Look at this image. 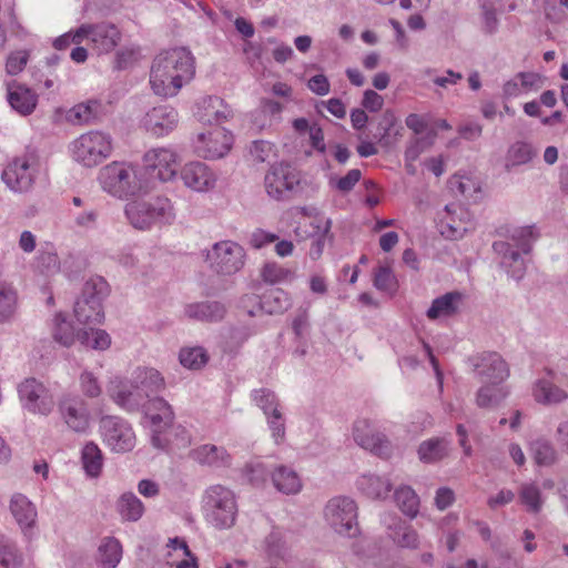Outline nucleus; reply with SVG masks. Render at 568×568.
I'll return each instance as SVG.
<instances>
[{
  "instance_id": "obj_22",
  "label": "nucleus",
  "mask_w": 568,
  "mask_h": 568,
  "mask_svg": "<svg viewBox=\"0 0 568 568\" xmlns=\"http://www.w3.org/2000/svg\"><path fill=\"white\" fill-rule=\"evenodd\" d=\"M184 314L187 318L200 322H219L226 314V307L217 301H204L190 303L184 307Z\"/></svg>"
},
{
  "instance_id": "obj_42",
  "label": "nucleus",
  "mask_w": 568,
  "mask_h": 568,
  "mask_svg": "<svg viewBox=\"0 0 568 568\" xmlns=\"http://www.w3.org/2000/svg\"><path fill=\"white\" fill-rule=\"evenodd\" d=\"M135 383L150 397L164 388V379L154 368L140 369L135 377Z\"/></svg>"
},
{
  "instance_id": "obj_58",
  "label": "nucleus",
  "mask_w": 568,
  "mask_h": 568,
  "mask_svg": "<svg viewBox=\"0 0 568 568\" xmlns=\"http://www.w3.org/2000/svg\"><path fill=\"white\" fill-rule=\"evenodd\" d=\"M457 211L460 212V214H464L463 209L457 204H447L445 206V212L447 213V221H442V224L448 229L447 236L449 237H459L463 236L465 232H467V227L463 225L460 222L457 223L453 215L457 213Z\"/></svg>"
},
{
  "instance_id": "obj_18",
  "label": "nucleus",
  "mask_w": 568,
  "mask_h": 568,
  "mask_svg": "<svg viewBox=\"0 0 568 568\" xmlns=\"http://www.w3.org/2000/svg\"><path fill=\"white\" fill-rule=\"evenodd\" d=\"M179 123L178 111L168 104L154 106L144 115L142 124L146 131L156 136L172 132Z\"/></svg>"
},
{
  "instance_id": "obj_3",
  "label": "nucleus",
  "mask_w": 568,
  "mask_h": 568,
  "mask_svg": "<svg viewBox=\"0 0 568 568\" xmlns=\"http://www.w3.org/2000/svg\"><path fill=\"white\" fill-rule=\"evenodd\" d=\"M125 215L136 230H149L155 224H171L175 219L172 202L164 196L135 200L125 205Z\"/></svg>"
},
{
  "instance_id": "obj_57",
  "label": "nucleus",
  "mask_w": 568,
  "mask_h": 568,
  "mask_svg": "<svg viewBox=\"0 0 568 568\" xmlns=\"http://www.w3.org/2000/svg\"><path fill=\"white\" fill-rule=\"evenodd\" d=\"M252 398L262 410L273 409V412H277L282 409V405L276 394L268 388L253 390Z\"/></svg>"
},
{
  "instance_id": "obj_20",
  "label": "nucleus",
  "mask_w": 568,
  "mask_h": 568,
  "mask_svg": "<svg viewBox=\"0 0 568 568\" xmlns=\"http://www.w3.org/2000/svg\"><path fill=\"white\" fill-rule=\"evenodd\" d=\"M3 182L16 192L28 191L34 180V171L24 158L14 159L2 173Z\"/></svg>"
},
{
  "instance_id": "obj_32",
  "label": "nucleus",
  "mask_w": 568,
  "mask_h": 568,
  "mask_svg": "<svg viewBox=\"0 0 568 568\" xmlns=\"http://www.w3.org/2000/svg\"><path fill=\"white\" fill-rule=\"evenodd\" d=\"M532 394L538 403L545 405L559 404L568 398L565 389L547 379L537 381Z\"/></svg>"
},
{
  "instance_id": "obj_53",
  "label": "nucleus",
  "mask_w": 568,
  "mask_h": 568,
  "mask_svg": "<svg viewBox=\"0 0 568 568\" xmlns=\"http://www.w3.org/2000/svg\"><path fill=\"white\" fill-rule=\"evenodd\" d=\"M378 140L381 142L388 143L389 136L394 133L395 135L400 134L403 128L398 124L395 113L390 110H386L378 122Z\"/></svg>"
},
{
  "instance_id": "obj_11",
  "label": "nucleus",
  "mask_w": 568,
  "mask_h": 568,
  "mask_svg": "<svg viewBox=\"0 0 568 568\" xmlns=\"http://www.w3.org/2000/svg\"><path fill=\"white\" fill-rule=\"evenodd\" d=\"M84 40L89 41L91 49L98 54L109 53L118 47L122 39L120 29L111 22L81 24Z\"/></svg>"
},
{
  "instance_id": "obj_7",
  "label": "nucleus",
  "mask_w": 568,
  "mask_h": 568,
  "mask_svg": "<svg viewBox=\"0 0 568 568\" xmlns=\"http://www.w3.org/2000/svg\"><path fill=\"white\" fill-rule=\"evenodd\" d=\"M301 182L300 173L292 165L281 162L270 166L264 176V189L274 200L292 197Z\"/></svg>"
},
{
  "instance_id": "obj_10",
  "label": "nucleus",
  "mask_w": 568,
  "mask_h": 568,
  "mask_svg": "<svg viewBox=\"0 0 568 568\" xmlns=\"http://www.w3.org/2000/svg\"><path fill=\"white\" fill-rule=\"evenodd\" d=\"M100 428L104 443L115 453H125L133 449L135 435L132 427L116 416L101 418Z\"/></svg>"
},
{
  "instance_id": "obj_1",
  "label": "nucleus",
  "mask_w": 568,
  "mask_h": 568,
  "mask_svg": "<svg viewBox=\"0 0 568 568\" xmlns=\"http://www.w3.org/2000/svg\"><path fill=\"white\" fill-rule=\"evenodd\" d=\"M195 73L194 58L186 48H173L160 52L153 60L150 84L160 97H174Z\"/></svg>"
},
{
  "instance_id": "obj_62",
  "label": "nucleus",
  "mask_w": 568,
  "mask_h": 568,
  "mask_svg": "<svg viewBox=\"0 0 568 568\" xmlns=\"http://www.w3.org/2000/svg\"><path fill=\"white\" fill-rule=\"evenodd\" d=\"M267 426L271 430L272 438L276 444H281L285 438V418L282 409L277 412H273V414L268 417Z\"/></svg>"
},
{
  "instance_id": "obj_36",
  "label": "nucleus",
  "mask_w": 568,
  "mask_h": 568,
  "mask_svg": "<svg viewBox=\"0 0 568 568\" xmlns=\"http://www.w3.org/2000/svg\"><path fill=\"white\" fill-rule=\"evenodd\" d=\"M81 462L89 477L97 478L101 475L104 458L97 444L90 442L84 445L81 452Z\"/></svg>"
},
{
  "instance_id": "obj_50",
  "label": "nucleus",
  "mask_w": 568,
  "mask_h": 568,
  "mask_svg": "<svg viewBox=\"0 0 568 568\" xmlns=\"http://www.w3.org/2000/svg\"><path fill=\"white\" fill-rule=\"evenodd\" d=\"M52 336L55 342L67 347L71 346L77 338L72 324L61 314L54 317Z\"/></svg>"
},
{
  "instance_id": "obj_29",
  "label": "nucleus",
  "mask_w": 568,
  "mask_h": 568,
  "mask_svg": "<svg viewBox=\"0 0 568 568\" xmlns=\"http://www.w3.org/2000/svg\"><path fill=\"white\" fill-rule=\"evenodd\" d=\"M496 253L503 255L501 264L508 268L511 277L520 280L526 271V265L518 251L511 248L507 242H495L493 245Z\"/></svg>"
},
{
  "instance_id": "obj_27",
  "label": "nucleus",
  "mask_w": 568,
  "mask_h": 568,
  "mask_svg": "<svg viewBox=\"0 0 568 568\" xmlns=\"http://www.w3.org/2000/svg\"><path fill=\"white\" fill-rule=\"evenodd\" d=\"M357 485L359 490L372 499H385L393 487L388 478L373 474L359 477Z\"/></svg>"
},
{
  "instance_id": "obj_15",
  "label": "nucleus",
  "mask_w": 568,
  "mask_h": 568,
  "mask_svg": "<svg viewBox=\"0 0 568 568\" xmlns=\"http://www.w3.org/2000/svg\"><path fill=\"white\" fill-rule=\"evenodd\" d=\"M145 416L153 427V445L158 448H164L168 440L161 437V433L173 424L174 413L172 407L161 397L150 398L145 406Z\"/></svg>"
},
{
  "instance_id": "obj_25",
  "label": "nucleus",
  "mask_w": 568,
  "mask_h": 568,
  "mask_svg": "<svg viewBox=\"0 0 568 568\" xmlns=\"http://www.w3.org/2000/svg\"><path fill=\"white\" fill-rule=\"evenodd\" d=\"M450 450V443L446 438L434 437L419 444L417 454L420 462L434 464L446 458Z\"/></svg>"
},
{
  "instance_id": "obj_24",
  "label": "nucleus",
  "mask_w": 568,
  "mask_h": 568,
  "mask_svg": "<svg viewBox=\"0 0 568 568\" xmlns=\"http://www.w3.org/2000/svg\"><path fill=\"white\" fill-rule=\"evenodd\" d=\"M8 101L17 112L28 115L36 109L38 95L24 85L14 84L8 89Z\"/></svg>"
},
{
  "instance_id": "obj_64",
  "label": "nucleus",
  "mask_w": 568,
  "mask_h": 568,
  "mask_svg": "<svg viewBox=\"0 0 568 568\" xmlns=\"http://www.w3.org/2000/svg\"><path fill=\"white\" fill-rule=\"evenodd\" d=\"M98 210L92 205H85V210L80 213H75L74 224L80 229H92L98 221Z\"/></svg>"
},
{
  "instance_id": "obj_54",
  "label": "nucleus",
  "mask_w": 568,
  "mask_h": 568,
  "mask_svg": "<svg viewBox=\"0 0 568 568\" xmlns=\"http://www.w3.org/2000/svg\"><path fill=\"white\" fill-rule=\"evenodd\" d=\"M264 282L276 284L285 281H291L294 277V272L283 267L277 263H266L261 273Z\"/></svg>"
},
{
  "instance_id": "obj_56",
  "label": "nucleus",
  "mask_w": 568,
  "mask_h": 568,
  "mask_svg": "<svg viewBox=\"0 0 568 568\" xmlns=\"http://www.w3.org/2000/svg\"><path fill=\"white\" fill-rule=\"evenodd\" d=\"M248 154L253 162L264 163L275 156L274 145L264 140L253 141L248 146Z\"/></svg>"
},
{
  "instance_id": "obj_16",
  "label": "nucleus",
  "mask_w": 568,
  "mask_h": 568,
  "mask_svg": "<svg viewBox=\"0 0 568 568\" xmlns=\"http://www.w3.org/2000/svg\"><path fill=\"white\" fill-rule=\"evenodd\" d=\"M143 159L146 168L151 169L162 182L170 181L176 175L180 163L176 153L171 149H152L144 154Z\"/></svg>"
},
{
  "instance_id": "obj_44",
  "label": "nucleus",
  "mask_w": 568,
  "mask_h": 568,
  "mask_svg": "<svg viewBox=\"0 0 568 568\" xmlns=\"http://www.w3.org/2000/svg\"><path fill=\"white\" fill-rule=\"evenodd\" d=\"M77 339L92 349H106L111 344L110 335L103 329H83L77 333Z\"/></svg>"
},
{
  "instance_id": "obj_61",
  "label": "nucleus",
  "mask_w": 568,
  "mask_h": 568,
  "mask_svg": "<svg viewBox=\"0 0 568 568\" xmlns=\"http://www.w3.org/2000/svg\"><path fill=\"white\" fill-rule=\"evenodd\" d=\"M498 29V19L495 7L489 2L481 4V30L486 34H494Z\"/></svg>"
},
{
  "instance_id": "obj_60",
  "label": "nucleus",
  "mask_w": 568,
  "mask_h": 568,
  "mask_svg": "<svg viewBox=\"0 0 568 568\" xmlns=\"http://www.w3.org/2000/svg\"><path fill=\"white\" fill-rule=\"evenodd\" d=\"M397 281L392 270L387 266H379L374 273V286L384 292L396 288Z\"/></svg>"
},
{
  "instance_id": "obj_2",
  "label": "nucleus",
  "mask_w": 568,
  "mask_h": 568,
  "mask_svg": "<svg viewBox=\"0 0 568 568\" xmlns=\"http://www.w3.org/2000/svg\"><path fill=\"white\" fill-rule=\"evenodd\" d=\"M140 168L129 162L114 161L99 171V183L104 192L120 200L141 196L150 191Z\"/></svg>"
},
{
  "instance_id": "obj_35",
  "label": "nucleus",
  "mask_w": 568,
  "mask_h": 568,
  "mask_svg": "<svg viewBox=\"0 0 568 568\" xmlns=\"http://www.w3.org/2000/svg\"><path fill=\"white\" fill-rule=\"evenodd\" d=\"M122 558V546L114 537L102 539L98 549V562L102 568H115Z\"/></svg>"
},
{
  "instance_id": "obj_19",
  "label": "nucleus",
  "mask_w": 568,
  "mask_h": 568,
  "mask_svg": "<svg viewBox=\"0 0 568 568\" xmlns=\"http://www.w3.org/2000/svg\"><path fill=\"white\" fill-rule=\"evenodd\" d=\"M470 361L474 371L483 381L503 383L509 376L507 363L497 353H484Z\"/></svg>"
},
{
  "instance_id": "obj_46",
  "label": "nucleus",
  "mask_w": 568,
  "mask_h": 568,
  "mask_svg": "<svg viewBox=\"0 0 568 568\" xmlns=\"http://www.w3.org/2000/svg\"><path fill=\"white\" fill-rule=\"evenodd\" d=\"M17 304V292L7 283L0 282V323L12 318Z\"/></svg>"
},
{
  "instance_id": "obj_34",
  "label": "nucleus",
  "mask_w": 568,
  "mask_h": 568,
  "mask_svg": "<svg viewBox=\"0 0 568 568\" xmlns=\"http://www.w3.org/2000/svg\"><path fill=\"white\" fill-rule=\"evenodd\" d=\"M74 316L82 324H101L104 318L102 304L78 298L74 304Z\"/></svg>"
},
{
  "instance_id": "obj_31",
  "label": "nucleus",
  "mask_w": 568,
  "mask_h": 568,
  "mask_svg": "<svg viewBox=\"0 0 568 568\" xmlns=\"http://www.w3.org/2000/svg\"><path fill=\"white\" fill-rule=\"evenodd\" d=\"M501 383L490 382L481 386L476 394V404L480 408H496L508 396V390Z\"/></svg>"
},
{
  "instance_id": "obj_33",
  "label": "nucleus",
  "mask_w": 568,
  "mask_h": 568,
  "mask_svg": "<svg viewBox=\"0 0 568 568\" xmlns=\"http://www.w3.org/2000/svg\"><path fill=\"white\" fill-rule=\"evenodd\" d=\"M201 122L213 125L224 121L229 111L219 97H207L202 101V111L197 113Z\"/></svg>"
},
{
  "instance_id": "obj_49",
  "label": "nucleus",
  "mask_w": 568,
  "mask_h": 568,
  "mask_svg": "<svg viewBox=\"0 0 568 568\" xmlns=\"http://www.w3.org/2000/svg\"><path fill=\"white\" fill-rule=\"evenodd\" d=\"M168 547L172 548L175 552H181L184 556L179 561L170 562L171 567L175 568H199L197 558L191 552L186 541L182 538L175 537L169 540Z\"/></svg>"
},
{
  "instance_id": "obj_13",
  "label": "nucleus",
  "mask_w": 568,
  "mask_h": 568,
  "mask_svg": "<svg viewBox=\"0 0 568 568\" xmlns=\"http://www.w3.org/2000/svg\"><path fill=\"white\" fill-rule=\"evenodd\" d=\"M58 412L64 424L75 433H84L90 425V413L84 399L78 395H63Z\"/></svg>"
},
{
  "instance_id": "obj_12",
  "label": "nucleus",
  "mask_w": 568,
  "mask_h": 568,
  "mask_svg": "<svg viewBox=\"0 0 568 568\" xmlns=\"http://www.w3.org/2000/svg\"><path fill=\"white\" fill-rule=\"evenodd\" d=\"M352 434L355 443L362 448L383 458L390 456L392 445L389 440L368 419H357L353 425Z\"/></svg>"
},
{
  "instance_id": "obj_5",
  "label": "nucleus",
  "mask_w": 568,
  "mask_h": 568,
  "mask_svg": "<svg viewBox=\"0 0 568 568\" xmlns=\"http://www.w3.org/2000/svg\"><path fill=\"white\" fill-rule=\"evenodd\" d=\"M358 507L354 499L346 496L331 498L324 508V519L338 535L354 538L359 535L357 521Z\"/></svg>"
},
{
  "instance_id": "obj_45",
  "label": "nucleus",
  "mask_w": 568,
  "mask_h": 568,
  "mask_svg": "<svg viewBox=\"0 0 568 568\" xmlns=\"http://www.w3.org/2000/svg\"><path fill=\"white\" fill-rule=\"evenodd\" d=\"M530 450L536 464L550 466L557 460V450L554 445L544 438H538L530 444Z\"/></svg>"
},
{
  "instance_id": "obj_14",
  "label": "nucleus",
  "mask_w": 568,
  "mask_h": 568,
  "mask_svg": "<svg viewBox=\"0 0 568 568\" xmlns=\"http://www.w3.org/2000/svg\"><path fill=\"white\" fill-rule=\"evenodd\" d=\"M233 136L223 128H215L207 133H200L194 142L195 153L204 159H220L231 149Z\"/></svg>"
},
{
  "instance_id": "obj_38",
  "label": "nucleus",
  "mask_w": 568,
  "mask_h": 568,
  "mask_svg": "<svg viewBox=\"0 0 568 568\" xmlns=\"http://www.w3.org/2000/svg\"><path fill=\"white\" fill-rule=\"evenodd\" d=\"M116 509L122 519L136 521L144 513V505L133 493H125L119 498Z\"/></svg>"
},
{
  "instance_id": "obj_9",
  "label": "nucleus",
  "mask_w": 568,
  "mask_h": 568,
  "mask_svg": "<svg viewBox=\"0 0 568 568\" xmlns=\"http://www.w3.org/2000/svg\"><path fill=\"white\" fill-rule=\"evenodd\" d=\"M22 407L32 414L49 415L54 407L53 396L43 383L34 377L26 378L18 386Z\"/></svg>"
},
{
  "instance_id": "obj_59",
  "label": "nucleus",
  "mask_w": 568,
  "mask_h": 568,
  "mask_svg": "<svg viewBox=\"0 0 568 568\" xmlns=\"http://www.w3.org/2000/svg\"><path fill=\"white\" fill-rule=\"evenodd\" d=\"M537 239L532 226H524L516 229L511 234V240L515 241L517 247L524 253L528 254L531 251V243Z\"/></svg>"
},
{
  "instance_id": "obj_48",
  "label": "nucleus",
  "mask_w": 568,
  "mask_h": 568,
  "mask_svg": "<svg viewBox=\"0 0 568 568\" xmlns=\"http://www.w3.org/2000/svg\"><path fill=\"white\" fill-rule=\"evenodd\" d=\"M100 103L98 101H89L73 106L69 112V120L73 123H90L97 119L100 112Z\"/></svg>"
},
{
  "instance_id": "obj_17",
  "label": "nucleus",
  "mask_w": 568,
  "mask_h": 568,
  "mask_svg": "<svg viewBox=\"0 0 568 568\" xmlns=\"http://www.w3.org/2000/svg\"><path fill=\"white\" fill-rule=\"evenodd\" d=\"M109 393L118 405L131 412L138 410L141 407L145 408L148 405L146 398H149V396L135 382L133 384L120 379L112 381Z\"/></svg>"
},
{
  "instance_id": "obj_63",
  "label": "nucleus",
  "mask_w": 568,
  "mask_h": 568,
  "mask_svg": "<svg viewBox=\"0 0 568 568\" xmlns=\"http://www.w3.org/2000/svg\"><path fill=\"white\" fill-rule=\"evenodd\" d=\"M84 41V34L81 32V26L77 30H71L53 41L57 50H65L71 44H81Z\"/></svg>"
},
{
  "instance_id": "obj_55",
  "label": "nucleus",
  "mask_w": 568,
  "mask_h": 568,
  "mask_svg": "<svg viewBox=\"0 0 568 568\" xmlns=\"http://www.w3.org/2000/svg\"><path fill=\"white\" fill-rule=\"evenodd\" d=\"M271 473L261 462L247 463L243 468V476L254 486L264 485Z\"/></svg>"
},
{
  "instance_id": "obj_26",
  "label": "nucleus",
  "mask_w": 568,
  "mask_h": 568,
  "mask_svg": "<svg viewBox=\"0 0 568 568\" xmlns=\"http://www.w3.org/2000/svg\"><path fill=\"white\" fill-rule=\"evenodd\" d=\"M271 479L276 490L286 495L297 494L302 489V481L297 473L284 465L272 470Z\"/></svg>"
},
{
  "instance_id": "obj_4",
  "label": "nucleus",
  "mask_w": 568,
  "mask_h": 568,
  "mask_svg": "<svg viewBox=\"0 0 568 568\" xmlns=\"http://www.w3.org/2000/svg\"><path fill=\"white\" fill-rule=\"evenodd\" d=\"M234 493L225 486L213 485L205 491V517L217 529L231 528L236 520Z\"/></svg>"
},
{
  "instance_id": "obj_30",
  "label": "nucleus",
  "mask_w": 568,
  "mask_h": 568,
  "mask_svg": "<svg viewBox=\"0 0 568 568\" xmlns=\"http://www.w3.org/2000/svg\"><path fill=\"white\" fill-rule=\"evenodd\" d=\"M463 295L459 292H449L435 298L426 315L429 320L449 317L457 313Z\"/></svg>"
},
{
  "instance_id": "obj_39",
  "label": "nucleus",
  "mask_w": 568,
  "mask_h": 568,
  "mask_svg": "<svg viewBox=\"0 0 568 568\" xmlns=\"http://www.w3.org/2000/svg\"><path fill=\"white\" fill-rule=\"evenodd\" d=\"M520 504L530 514H538L544 506V498L540 488L532 483L523 484L518 490Z\"/></svg>"
},
{
  "instance_id": "obj_43",
  "label": "nucleus",
  "mask_w": 568,
  "mask_h": 568,
  "mask_svg": "<svg viewBox=\"0 0 568 568\" xmlns=\"http://www.w3.org/2000/svg\"><path fill=\"white\" fill-rule=\"evenodd\" d=\"M110 286L101 276H92L83 285L82 294L79 300L102 301L109 295Z\"/></svg>"
},
{
  "instance_id": "obj_52",
  "label": "nucleus",
  "mask_w": 568,
  "mask_h": 568,
  "mask_svg": "<svg viewBox=\"0 0 568 568\" xmlns=\"http://www.w3.org/2000/svg\"><path fill=\"white\" fill-rule=\"evenodd\" d=\"M179 359L184 367L199 369L206 364L209 356L202 347H189L180 351Z\"/></svg>"
},
{
  "instance_id": "obj_21",
  "label": "nucleus",
  "mask_w": 568,
  "mask_h": 568,
  "mask_svg": "<svg viewBox=\"0 0 568 568\" xmlns=\"http://www.w3.org/2000/svg\"><path fill=\"white\" fill-rule=\"evenodd\" d=\"M181 179L185 186L204 192L212 189L215 184V174L202 162H191L183 166Z\"/></svg>"
},
{
  "instance_id": "obj_47",
  "label": "nucleus",
  "mask_w": 568,
  "mask_h": 568,
  "mask_svg": "<svg viewBox=\"0 0 568 568\" xmlns=\"http://www.w3.org/2000/svg\"><path fill=\"white\" fill-rule=\"evenodd\" d=\"M22 562L23 558L16 545L4 535H0V565L3 568H20Z\"/></svg>"
},
{
  "instance_id": "obj_6",
  "label": "nucleus",
  "mask_w": 568,
  "mask_h": 568,
  "mask_svg": "<svg viewBox=\"0 0 568 568\" xmlns=\"http://www.w3.org/2000/svg\"><path fill=\"white\" fill-rule=\"evenodd\" d=\"M112 139L100 131L81 134L72 142L73 159L87 168H93L103 162L112 153Z\"/></svg>"
},
{
  "instance_id": "obj_28",
  "label": "nucleus",
  "mask_w": 568,
  "mask_h": 568,
  "mask_svg": "<svg viewBox=\"0 0 568 568\" xmlns=\"http://www.w3.org/2000/svg\"><path fill=\"white\" fill-rule=\"evenodd\" d=\"M10 510L22 529L30 528L36 523L37 510L33 504L22 494L11 497Z\"/></svg>"
},
{
  "instance_id": "obj_40",
  "label": "nucleus",
  "mask_w": 568,
  "mask_h": 568,
  "mask_svg": "<svg viewBox=\"0 0 568 568\" xmlns=\"http://www.w3.org/2000/svg\"><path fill=\"white\" fill-rule=\"evenodd\" d=\"M535 155L536 152L531 144L517 141L508 149L505 168L507 171H510L514 166L530 162Z\"/></svg>"
},
{
  "instance_id": "obj_8",
  "label": "nucleus",
  "mask_w": 568,
  "mask_h": 568,
  "mask_svg": "<svg viewBox=\"0 0 568 568\" xmlns=\"http://www.w3.org/2000/svg\"><path fill=\"white\" fill-rule=\"evenodd\" d=\"M245 252L241 245L232 241L215 243L206 255L210 266L219 274L232 275L244 265Z\"/></svg>"
},
{
  "instance_id": "obj_37",
  "label": "nucleus",
  "mask_w": 568,
  "mask_h": 568,
  "mask_svg": "<svg viewBox=\"0 0 568 568\" xmlns=\"http://www.w3.org/2000/svg\"><path fill=\"white\" fill-rule=\"evenodd\" d=\"M260 306L267 314L283 313L291 306V300L285 291L274 287L262 295Z\"/></svg>"
},
{
  "instance_id": "obj_51",
  "label": "nucleus",
  "mask_w": 568,
  "mask_h": 568,
  "mask_svg": "<svg viewBox=\"0 0 568 568\" xmlns=\"http://www.w3.org/2000/svg\"><path fill=\"white\" fill-rule=\"evenodd\" d=\"M264 547L267 556L273 559H285L287 547L282 531L273 529L264 540Z\"/></svg>"
},
{
  "instance_id": "obj_41",
  "label": "nucleus",
  "mask_w": 568,
  "mask_h": 568,
  "mask_svg": "<svg viewBox=\"0 0 568 568\" xmlns=\"http://www.w3.org/2000/svg\"><path fill=\"white\" fill-rule=\"evenodd\" d=\"M395 501L399 509L410 518L418 514L419 498L413 488L409 486H402L395 490Z\"/></svg>"
},
{
  "instance_id": "obj_23",
  "label": "nucleus",
  "mask_w": 568,
  "mask_h": 568,
  "mask_svg": "<svg viewBox=\"0 0 568 568\" xmlns=\"http://www.w3.org/2000/svg\"><path fill=\"white\" fill-rule=\"evenodd\" d=\"M191 457L201 465L214 468L230 467L232 463V457L224 447L211 444H205L193 449Z\"/></svg>"
}]
</instances>
